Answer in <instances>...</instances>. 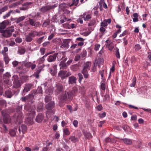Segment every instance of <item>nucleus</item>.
<instances>
[{
	"mask_svg": "<svg viewBox=\"0 0 151 151\" xmlns=\"http://www.w3.org/2000/svg\"><path fill=\"white\" fill-rule=\"evenodd\" d=\"M32 108V106L29 105L24 106V109L27 112L26 113V115L30 116V117H27L25 119V123L28 125L33 124V119L35 115V111Z\"/></svg>",
	"mask_w": 151,
	"mask_h": 151,
	"instance_id": "obj_1",
	"label": "nucleus"
},
{
	"mask_svg": "<svg viewBox=\"0 0 151 151\" xmlns=\"http://www.w3.org/2000/svg\"><path fill=\"white\" fill-rule=\"evenodd\" d=\"M14 26H12L6 29L3 30L1 32H0L1 33V36L5 38L10 37L12 35V33L14 31Z\"/></svg>",
	"mask_w": 151,
	"mask_h": 151,
	"instance_id": "obj_2",
	"label": "nucleus"
},
{
	"mask_svg": "<svg viewBox=\"0 0 151 151\" xmlns=\"http://www.w3.org/2000/svg\"><path fill=\"white\" fill-rule=\"evenodd\" d=\"M63 91L64 87L63 85L60 83L56 84L55 91V95H58L61 94Z\"/></svg>",
	"mask_w": 151,
	"mask_h": 151,
	"instance_id": "obj_3",
	"label": "nucleus"
},
{
	"mask_svg": "<svg viewBox=\"0 0 151 151\" xmlns=\"http://www.w3.org/2000/svg\"><path fill=\"white\" fill-rule=\"evenodd\" d=\"M57 6V5L56 4H55L52 5H47L43 6L41 8H40L39 10L42 13H45L51 9H54L55 7H56Z\"/></svg>",
	"mask_w": 151,
	"mask_h": 151,
	"instance_id": "obj_4",
	"label": "nucleus"
},
{
	"mask_svg": "<svg viewBox=\"0 0 151 151\" xmlns=\"http://www.w3.org/2000/svg\"><path fill=\"white\" fill-rule=\"evenodd\" d=\"M10 22L9 20H6L3 21L0 23V32L4 30L6 27L8 26L10 23Z\"/></svg>",
	"mask_w": 151,
	"mask_h": 151,
	"instance_id": "obj_5",
	"label": "nucleus"
},
{
	"mask_svg": "<svg viewBox=\"0 0 151 151\" xmlns=\"http://www.w3.org/2000/svg\"><path fill=\"white\" fill-rule=\"evenodd\" d=\"M15 116H16L15 121L18 122V123L20 124L22 121V119L23 118L22 113L21 111H19L17 112Z\"/></svg>",
	"mask_w": 151,
	"mask_h": 151,
	"instance_id": "obj_6",
	"label": "nucleus"
},
{
	"mask_svg": "<svg viewBox=\"0 0 151 151\" xmlns=\"http://www.w3.org/2000/svg\"><path fill=\"white\" fill-rule=\"evenodd\" d=\"M33 86V85L30 83H27L25 85L24 88L22 92V95H24L26 93L29 91Z\"/></svg>",
	"mask_w": 151,
	"mask_h": 151,
	"instance_id": "obj_7",
	"label": "nucleus"
},
{
	"mask_svg": "<svg viewBox=\"0 0 151 151\" xmlns=\"http://www.w3.org/2000/svg\"><path fill=\"white\" fill-rule=\"evenodd\" d=\"M5 113V111L4 110L2 111V114L4 116V121L5 123L8 124L11 122L10 116L9 115L6 114Z\"/></svg>",
	"mask_w": 151,
	"mask_h": 151,
	"instance_id": "obj_8",
	"label": "nucleus"
},
{
	"mask_svg": "<svg viewBox=\"0 0 151 151\" xmlns=\"http://www.w3.org/2000/svg\"><path fill=\"white\" fill-rule=\"evenodd\" d=\"M28 22L29 24L32 26H34L36 28L37 27H40L41 25V24L39 22H36L34 19L29 18Z\"/></svg>",
	"mask_w": 151,
	"mask_h": 151,
	"instance_id": "obj_9",
	"label": "nucleus"
},
{
	"mask_svg": "<svg viewBox=\"0 0 151 151\" xmlns=\"http://www.w3.org/2000/svg\"><path fill=\"white\" fill-rule=\"evenodd\" d=\"M78 91V89L76 87H73L72 89L70 91L67 92L68 98L69 99H71L72 97Z\"/></svg>",
	"mask_w": 151,
	"mask_h": 151,
	"instance_id": "obj_10",
	"label": "nucleus"
},
{
	"mask_svg": "<svg viewBox=\"0 0 151 151\" xmlns=\"http://www.w3.org/2000/svg\"><path fill=\"white\" fill-rule=\"evenodd\" d=\"M59 98L61 100L66 101L67 99L68 98L67 93L66 92H63L61 94H60L59 96Z\"/></svg>",
	"mask_w": 151,
	"mask_h": 151,
	"instance_id": "obj_11",
	"label": "nucleus"
},
{
	"mask_svg": "<svg viewBox=\"0 0 151 151\" xmlns=\"http://www.w3.org/2000/svg\"><path fill=\"white\" fill-rule=\"evenodd\" d=\"M57 54L55 53L53 55H49L47 60L49 62H52L55 61L57 58Z\"/></svg>",
	"mask_w": 151,
	"mask_h": 151,
	"instance_id": "obj_12",
	"label": "nucleus"
},
{
	"mask_svg": "<svg viewBox=\"0 0 151 151\" xmlns=\"http://www.w3.org/2000/svg\"><path fill=\"white\" fill-rule=\"evenodd\" d=\"M55 104L53 101H51L46 105V108L48 110H51L55 107Z\"/></svg>",
	"mask_w": 151,
	"mask_h": 151,
	"instance_id": "obj_13",
	"label": "nucleus"
},
{
	"mask_svg": "<svg viewBox=\"0 0 151 151\" xmlns=\"http://www.w3.org/2000/svg\"><path fill=\"white\" fill-rule=\"evenodd\" d=\"M57 66L56 65H54L52 68H49V72L52 75L54 76L57 73Z\"/></svg>",
	"mask_w": 151,
	"mask_h": 151,
	"instance_id": "obj_14",
	"label": "nucleus"
},
{
	"mask_svg": "<svg viewBox=\"0 0 151 151\" xmlns=\"http://www.w3.org/2000/svg\"><path fill=\"white\" fill-rule=\"evenodd\" d=\"M91 63V62L87 61L84 63L83 66V69L89 70Z\"/></svg>",
	"mask_w": 151,
	"mask_h": 151,
	"instance_id": "obj_15",
	"label": "nucleus"
},
{
	"mask_svg": "<svg viewBox=\"0 0 151 151\" xmlns=\"http://www.w3.org/2000/svg\"><path fill=\"white\" fill-rule=\"evenodd\" d=\"M44 119V116L41 114H38L36 118V121L38 123L41 122Z\"/></svg>",
	"mask_w": 151,
	"mask_h": 151,
	"instance_id": "obj_16",
	"label": "nucleus"
},
{
	"mask_svg": "<svg viewBox=\"0 0 151 151\" xmlns=\"http://www.w3.org/2000/svg\"><path fill=\"white\" fill-rule=\"evenodd\" d=\"M76 79L73 76H72L69 78L68 83L69 84H73L76 83Z\"/></svg>",
	"mask_w": 151,
	"mask_h": 151,
	"instance_id": "obj_17",
	"label": "nucleus"
},
{
	"mask_svg": "<svg viewBox=\"0 0 151 151\" xmlns=\"http://www.w3.org/2000/svg\"><path fill=\"white\" fill-rule=\"evenodd\" d=\"M82 17L83 18V19L85 21H88L91 18V15L88 14L86 15V13H84L82 15H81Z\"/></svg>",
	"mask_w": 151,
	"mask_h": 151,
	"instance_id": "obj_18",
	"label": "nucleus"
},
{
	"mask_svg": "<svg viewBox=\"0 0 151 151\" xmlns=\"http://www.w3.org/2000/svg\"><path fill=\"white\" fill-rule=\"evenodd\" d=\"M89 70L82 69L81 71V73L83 74L84 78H88L89 76V74H88Z\"/></svg>",
	"mask_w": 151,
	"mask_h": 151,
	"instance_id": "obj_19",
	"label": "nucleus"
},
{
	"mask_svg": "<svg viewBox=\"0 0 151 151\" xmlns=\"http://www.w3.org/2000/svg\"><path fill=\"white\" fill-rule=\"evenodd\" d=\"M67 72V71L65 70H60L58 73V76L62 79H64L65 77V74Z\"/></svg>",
	"mask_w": 151,
	"mask_h": 151,
	"instance_id": "obj_20",
	"label": "nucleus"
},
{
	"mask_svg": "<svg viewBox=\"0 0 151 151\" xmlns=\"http://www.w3.org/2000/svg\"><path fill=\"white\" fill-rule=\"evenodd\" d=\"M69 139L71 142L74 143L78 142L79 140L78 138L73 136H70Z\"/></svg>",
	"mask_w": 151,
	"mask_h": 151,
	"instance_id": "obj_21",
	"label": "nucleus"
},
{
	"mask_svg": "<svg viewBox=\"0 0 151 151\" xmlns=\"http://www.w3.org/2000/svg\"><path fill=\"white\" fill-rule=\"evenodd\" d=\"M69 45L68 42L67 40L64 41L62 44L61 45L60 47L63 48L67 49L69 47Z\"/></svg>",
	"mask_w": 151,
	"mask_h": 151,
	"instance_id": "obj_22",
	"label": "nucleus"
},
{
	"mask_svg": "<svg viewBox=\"0 0 151 151\" xmlns=\"http://www.w3.org/2000/svg\"><path fill=\"white\" fill-rule=\"evenodd\" d=\"M57 54V57L58 60H61L65 57V55L63 53H59Z\"/></svg>",
	"mask_w": 151,
	"mask_h": 151,
	"instance_id": "obj_23",
	"label": "nucleus"
},
{
	"mask_svg": "<svg viewBox=\"0 0 151 151\" xmlns=\"http://www.w3.org/2000/svg\"><path fill=\"white\" fill-rule=\"evenodd\" d=\"M121 139L123 141L124 143L127 145H131L132 142V140L129 139Z\"/></svg>",
	"mask_w": 151,
	"mask_h": 151,
	"instance_id": "obj_24",
	"label": "nucleus"
},
{
	"mask_svg": "<svg viewBox=\"0 0 151 151\" xmlns=\"http://www.w3.org/2000/svg\"><path fill=\"white\" fill-rule=\"evenodd\" d=\"M79 0H72L71 4H70L69 6L71 7L73 6H77L79 3Z\"/></svg>",
	"mask_w": 151,
	"mask_h": 151,
	"instance_id": "obj_25",
	"label": "nucleus"
},
{
	"mask_svg": "<svg viewBox=\"0 0 151 151\" xmlns=\"http://www.w3.org/2000/svg\"><path fill=\"white\" fill-rule=\"evenodd\" d=\"M26 17L24 16H22L19 17L17 18L16 23L18 24L23 21L25 19Z\"/></svg>",
	"mask_w": 151,
	"mask_h": 151,
	"instance_id": "obj_26",
	"label": "nucleus"
},
{
	"mask_svg": "<svg viewBox=\"0 0 151 151\" xmlns=\"http://www.w3.org/2000/svg\"><path fill=\"white\" fill-rule=\"evenodd\" d=\"M33 40V38L30 36L28 34L26 35L25 40L27 42H30Z\"/></svg>",
	"mask_w": 151,
	"mask_h": 151,
	"instance_id": "obj_27",
	"label": "nucleus"
},
{
	"mask_svg": "<svg viewBox=\"0 0 151 151\" xmlns=\"http://www.w3.org/2000/svg\"><path fill=\"white\" fill-rule=\"evenodd\" d=\"M52 145V143L51 142H49L48 143L46 147H44L42 148V151H48L50 149V148L49 147V146L50 145Z\"/></svg>",
	"mask_w": 151,
	"mask_h": 151,
	"instance_id": "obj_28",
	"label": "nucleus"
},
{
	"mask_svg": "<svg viewBox=\"0 0 151 151\" xmlns=\"http://www.w3.org/2000/svg\"><path fill=\"white\" fill-rule=\"evenodd\" d=\"M13 12V11L12 10H10L6 14L3 16V17L4 19H6L9 17L11 14Z\"/></svg>",
	"mask_w": 151,
	"mask_h": 151,
	"instance_id": "obj_29",
	"label": "nucleus"
},
{
	"mask_svg": "<svg viewBox=\"0 0 151 151\" xmlns=\"http://www.w3.org/2000/svg\"><path fill=\"white\" fill-rule=\"evenodd\" d=\"M106 47L108 48L110 50H112L113 49L114 46L112 43L111 42L109 43V44H106Z\"/></svg>",
	"mask_w": 151,
	"mask_h": 151,
	"instance_id": "obj_30",
	"label": "nucleus"
},
{
	"mask_svg": "<svg viewBox=\"0 0 151 151\" xmlns=\"http://www.w3.org/2000/svg\"><path fill=\"white\" fill-rule=\"evenodd\" d=\"M5 95L7 97L11 98L12 96V93L11 91L7 90L5 91Z\"/></svg>",
	"mask_w": 151,
	"mask_h": 151,
	"instance_id": "obj_31",
	"label": "nucleus"
},
{
	"mask_svg": "<svg viewBox=\"0 0 151 151\" xmlns=\"http://www.w3.org/2000/svg\"><path fill=\"white\" fill-rule=\"evenodd\" d=\"M60 69H66L67 68V66L65 63H64L62 61L59 64Z\"/></svg>",
	"mask_w": 151,
	"mask_h": 151,
	"instance_id": "obj_32",
	"label": "nucleus"
},
{
	"mask_svg": "<svg viewBox=\"0 0 151 151\" xmlns=\"http://www.w3.org/2000/svg\"><path fill=\"white\" fill-rule=\"evenodd\" d=\"M33 97L32 95H29L26 97H22L21 98L22 100L23 101H25L26 99H31Z\"/></svg>",
	"mask_w": 151,
	"mask_h": 151,
	"instance_id": "obj_33",
	"label": "nucleus"
},
{
	"mask_svg": "<svg viewBox=\"0 0 151 151\" xmlns=\"http://www.w3.org/2000/svg\"><path fill=\"white\" fill-rule=\"evenodd\" d=\"M136 78L134 76L133 78L132 82L130 84V86L131 87H134L135 86L136 83Z\"/></svg>",
	"mask_w": 151,
	"mask_h": 151,
	"instance_id": "obj_34",
	"label": "nucleus"
},
{
	"mask_svg": "<svg viewBox=\"0 0 151 151\" xmlns=\"http://www.w3.org/2000/svg\"><path fill=\"white\" fill-rule=\"evenodd\" d=\"M28 34L33 38L36 36V30H31Z\"/></svg>",
	"mask_w": 151,
	"mask_h": 151,
	"instance_id": "obj_35",
	"label": "nucleus"
},
{
	"mask_svg": "<svg viewBox=\"0 0 151 151\" xmlns=\"http://www.w3.org/2000/svg\"><path fill=\"white\" fill-rule=\"evenodd\" d=\"M21 80L22 83H24L27 81L29 79V77L27 76H23L21 77Z\"/></svg>",
	"mask_w": 151,
	"mask_h": 151,
	"instance_id": "obj_36",
	"label": "nucleus"
},
{
	"mask_svg": "<svg viewBox=\"0 0 151 151\" xmlns=\"http://www.w3.org/2000/svg\"><path fill=\"white\" fill-rule=\"evenodd\" d=\"M8 9V7L7 6H5L2 8L0 9V15L2 13L6 11Z\"/></svg>",
	"mask_w": 151,
	"mask_h": 151,
	"instance_id": "obj_37",
	"label": "nucleus"
},
{
	"mask_svg": "<svg viewBox=\"0 0 151 151\" xmlns=\"http://www.w3.org/2000/svg\"><path fill=\"white\" fill-rule=\"evenodd\" d=\"M26 52L25 49L23 48H20L19 49L18 52L20 55L24 54Z\"/></svg>",
	"mask_w": 151,
	"mask_h": 151,
	"instance_id": "obj_38",
	"label": "nucleus"
},
{
	"mask_svg": "<svg viewBox=\"0 0 151 151\" xmlns=\"http://www.w3.org/2000/svg\"><path fill=\"white\" fill-rule=\"evenodd\" d=\"M71 69L73 71H76L79 69V65L77 64L71 66Z\"/></svg>",
	"mask_w": 151,
	"mask_h": 151,
	"instance_id": "obj_39",
	"label": "nucleus"
},
{
	"mask_svg": "<svg viewBox=\"0 0 151 151\" xmlns=\"http://www.w3.org/2000/svg\"><path fill=\"white\" fill-rule=\"evenodd\" d=\"M11 76L10 73H6V74L4 75V78L6 80H9V78Z\"/></svg>",
	"mask_w": 151,
	"mask_h": 151,
	"instance_id": "obj_40",
	"label": "nucleus"
},
{
	"mask_svg": "<svg viewBox=\"0 0 151 151\" xmlns=\"http://www.w3.org/2000/svg\"><path fill=\"white\" fill-rule=\"evenodd\" d=\"M46 34L45 32H43L42 31L40 30L39 32L36 31V36H40L43 35H45Z\"/></svg>",
	"mask_w": 151,
	"mask_h": 151,
	"instance_id": "obj_41",
	"label": "nucleus"
},
{
	"mask_svg": "<svg viewBox=\"0 0 151 151\" xmlns=\"http://www.w3.org/2000/svg\"><path fill=\"white\" fill-rule=\"evenodd\" d=\"M51 97L49 95L46 96L45 98V101L46 103H47L51 100Z\"/></svg>",
	"mask_w": 151,
	"mask_h": 151,
	"instance_id": "obj_42",
	"label": "nucleus"
},
{
	"mask_svg": "<svg viewBox=\"0 0 151 151\" xmlns=\"http://www.w3.org/2000/svg\"><path fill=\"white\" fill-rule=\"evenodd\" d=\"M8 51L7 47H4V50H2L1 53L4 56H6L7 55L6 52Z\"/></svg>",
	"mask_w": 151,
	"mask_h": 151,
	"instance_id": "obj_43",
	"label": "nucleus"
},
{
	"mask_svg": "<svg viewBox=\"0 0 151 151\" xmlns=\"http://www.w3.org/2000/svg\"><path fill=\"white\" fill-rule=\"evenodd\" d=\"M9 134L12 137H14L16 135V132L14 129H12L9 131Z\"/></svg>",
	"mask_w": 151,
	"mask_h": 151,
	"instance_id": "obj_44",
	"label": "nucleus"
},
{
	"mask_svg": "<svg viewBox=\"0 0 151 151\" xmlns=\"http://www.w3.org/2000/svg\"><path fill=\"white\" fill-rule=\"evenodd\" d=\"M105 21V20H104L103 21L101 22L100 25L101 27H107V26L108 25V24L106 23Z\"/></svg>",
	"mask_w": 151,
	"mask_h": 151,
	"instance_id": "obj_45",
	"label": "nucleus"
},
{
	"mask_svg": "<svg viewBox=\"0 0 151 151\" xmlns=\"http://www.w3.org/2000/svg\"><path fill=\"white\" fill-rule=\"evenodd\" d=\"M50 23V21L49 20H45L42 24V26L43 27H46Z\"/></svg>",
	"mask_w": 151,
	"mask_h": 151,
	"instance_id": "obj_46",
	"label": "nucleus"
},
{
	"mask_svg": "<svg viewBox=\"0 0 151 151\" xmlns=\"http://www.w3.org/2000/svg\"><path fill=\"white\" fill-rule=\"evenodd\" d=\"M64 134L66 135H69L70 134V132L69 131L68 129L66 128L63 129Z\"/></svg>",
	"mask_w": 151,
	"mask_h": 151,
	"instance_id": "obj_47",
	"label": "nucleus"
},
{
	"mask_svg": "<svg viewBox=\"0 0 151 151\" xmlns=\"http://www.w3.org/2000/svg\"><path fill=\"white\" fill-rule=\"evenodd\" d=\"M44 37V36H43L38 38L36 41L39 44L41 43L42 42Z\"/></svg>",
	"mask_w": 151,
	"mask_h": 151,
	"instance_id": "obj_48",
	"label": "nucleus"
},
{
	"mask_svg": "<svg viewBox=\"0 0 151 151\" xmlns=\"http://www.w3.org/2000/svg\"><path fill=\"white\" fill-rule=\"evenodd\" d=\"M116 57L118 58H120V54L119 51V49L118 48L116 47Z\"/></svg>",
	"mask_w": 151,
	"mask_h": 151,
	"instance_id": "obj_49",
	"label": "nucleus"
},
{
	"mask_svg": "<svg viewBox=\"0 0 151 151\" xmlns=\"http://www.w3.org/2000/svg\"><path fill=\"white\" fill-rule=\"evenodd\" d=\"M85 136L88 138H90L92 137V136L91 133L89 132H87L84 133Z\"/></svg>",
	"mask_w": 151,
	"mask_h": 151,
	"instance_id": "obj_50",
	"label": "nucleus"
},
{
	"mask_svg": "<svg viewBox=\"0 0 151 151\" xmlns=\"http://www.w3.org/2000/svg\"><path fill=\"white\" fill-rule=\"evenodd\" d=\"M22 132L23 133H24L27 130V126L24 124L22 125L21 126Z\"/></svg>",
	"mask_w": 151,
	"mask_h": 151,
	"instance_id": "obj_51",
	"label": "nucleus"
},
{
	"mask_svg": "<svg viewBox=\"0 0 151 151\" xmlns=\"http://www.w3.org/2000/svg\"><path fill=\"white\" fill-rule=\"evenodd\" d=\"M46 92L48 94V95L51 94L53 91V90L50 88H48L47 90H46Z\"/></svg>",
	"mask_w": 151,
	"mask_h": 151,
	"instance_id": "obj_52",
	"label": "nucleus"
},
{
	"mask_svg": "<svg viewBox=\"0 0 151 151\" xmlns=\"http://www.w3.org/2000/svg\"><path fill=\"white\" fill-rule=\"evenodd\" d=\"M78 76L79 77V83H81L83 78V76L80 73H79L78 74Z\"/></svg>",
	"mask_w": 151,
	"mask_h": 151,
	"instance_id": "obj_53",
	"label": "nucleus"
},
{
	"mask_svg": "<svg viewBox=\"0 0 151 151\" xmlns=\"http://www.w3.org/2000/svg\"><path fill=\"white\" fill-rule=\"evenodd\" d=\"M141 48V47L139 44H136L134 46V49L135 50H139Z\"/></svg>",
	"mask_w": 151,
	"mask_h": 151,
	"instance_id": "obj_54",
	"label": "nucleus"
},
{
	"mask_svg": "<svg viewBox=\"0 0 151 151\" xmlns=\"http://www.w3.org/2000/svg\"><path fill=\"white\" fill-rule=\"evenodd\" d=\"M45 60V59L43 58V57H42L40 58L39 59L37 60V61L38 62V63L39 64H41V63H43Z\"/></svg>",
	"mask_w": 151,
	"mask_h": 151,
	"instance_id": "obj_55",
	"label": "nucleus"
},
{
	"mask_svg": "<svg viewBox=\"0 0 151 151\" xmlns=\"http://www.w3.org/2000/svg\"><path fill=\"white\" fill-rule=\"evenodd\" d=\"M45 49L44 48L42 47L40 48V51L41 55H43L45 54Z\"/></svg>",
	"mask_w": 151,
	"mask_h": 151,
	"instance_id": "obj_56",
	"label": "nucleus"
},
{
	"mask_svg": "<svg viewBox=\"0 0 151 151\" xmlns=\"http://www.w3.org/2000/svg\"><path fill=\"white\" fill-rule=\"evenodd\" d=\"M106 27H101L99 29V31L101 33L105 34L106 31Z\"/></svg>",
	"mask_w": 151,
	"mask_h": 151,
	"instance_id": "obj_57",
	"label": "nucleus"
},
{
	"mask_svg": "<svg viewBox=\"0 0 151 151\" xmlns=\"http://www.w3.org/2000/svg\"><path fill=\"white\" fill-rule=\"evenodd\" d=\"M106 113L105 112H103L102 114H99V116L101 118L104 117L106 116Z\"/></svg>",
	"mask_w": 151,
	"mask_h": 151,
	"instance_id": "obj_58",
	"label": "nucleus"
},
{
	"mask_svg": "<svg viewBox=\"0 0 151 151\" xmlns=\"http://www.w3.org/2000/svg\"><path fill=\"white\" fill-rule=\"evenodd\" d=\"M96 67L97 65H96L95 64H93L91 69V70L93 72H95L96 71Z\"/></svg>",
	"mask_w": 151,
	"mask_h": 151,
	"instance_id": "obj_59",
	"label": "nucleus"
},
{
	"mask_svg": "<svg viewBox=\"0 0 151 151\" xmlns=\"http://www.w3.org/2000/svg\"><path fill=\"white\" fill-rule=\"evenodd\" d=\"M15 41L17 43H20L21 42L22 40V39L19 37H17L15 39Z\"/></svg>",
	"mask_w": 151,
	"mask_h": 151,
	"instance_id": "obj_60",
	"label": "nucleus"
},
{
	"mask_svg": "<svg viewBox=\"0 0 151 151\" xmlns=\"http://www.w3.org/2000/svg\"><path fill=\"white\" fill-rule=\"evenodd\" d=\"M102 105L100 104L97 106L96 107V109L98 111H100L102 109Z\"/></svg>",
	"mask_w": 151,
	"mask_h": 151,
	"instance_id": "obj_61",
	"label": "nucleus"
},
{
	"mask_svg": "<svg viewBox=\"0 0 151 151\" xmlns=\"http://www.w3.org/2000/svg\"><path fill=\"white\" fill-rule=\"evenodd\" d=\"M87 52L86 50H83L81 53V55L82 58L84 57L86 55Z\"/></svg>",
	"mask_w": 151,
	"mask_h": 151,
	"instance_id": "obj_62",
	"label": "nucleus"
},
{
	"mask_svg": "<svg viewBox=\"0 0 151 151\" xmlns=\"http://www.w3.org/2000/svg\"><path fill=\"white\" fill-rule=\"evenodd\" d=\"M32 64V63L31 62H28L25 63V66L27 68H29L30 67V66H31Z\"/></svg>",
	"mask_w": 151,
	"mask_h": 151,
	"instance_id": "obj_63",
	"label": "nucleus"
},
{
	"mask_svg": "<svg viewBox=\"0 0 151 151\" xmlns=\"http://www.w3.org/2000/svg\"><path fill=\"white\" fill-rule=\"evenodd\" d=\"M136 60V58L134 56H132L131 58V61L132 63H135Z\"/></svg>",
	"mask_w": 151,
	"mask_h": 151,
	"instance_id": "obj_64",
	"label": "nucleus"
}]
</instances>
